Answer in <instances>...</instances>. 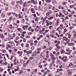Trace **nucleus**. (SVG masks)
Wrapping results in <instances>:
<instances>
[{"instance_id": "obj_1", "label": "nucleus", "mask_w": 76, "mask_h": 76, "mask_svg": "<svg viewBox=\"0 0 76 76\" xmlns=\"http://www.w3.org/2000/svg\"><path fill=\"white\" fill-rule=\"evenodd\" d=\"M51 58L52 59V61H55L56 59V58L55 57V56H54L51 57Z\"/></svg>"}, {"instance_id": "obj_2", "label": "nucleus", "mask_w": 76, "mask_h": 76, "mask_svg": "<svg viewBox=\"0 0 76 76\" xmlns=\"http://www.w3.org/2000/svg\"><path fill=\"white\" fill-rule=\"evenodd\" d=\"M66 51H67V52H69V53H72V50H70L69 48L67 49Z\"/></svg>"}, {"instance_id": "obj_3", "label": "nucleus", "mask_w": 76, "mask_h": 76, "mask_svg": "<svg viewBox=\"0 0 76 76\" xmlns=\"http://www.w3.org/2000/svg\"><path fill=\"white\" fill-rule=\"evenodd\" d=\"M32 53V50H30L29 51H27V55H29V54H31Z\"/></svg>"}, {"instance_id": "obj_4", "label": "nucleus", "mask_w": 76, "mask_h": 76, "mask_svg": "<svg viewBox=\"0 0 76 76\" xmlns=\"http://www.w3.org/2000/svg\"><path fill=\"white\" fill-rule=\"evenodd\" d=\"M36 55H37V52H35L32 55V57H34V56H36Z\"/></svg>"}, {"instance_id": "obj_5", "label": "nucleus", "mask_w": 76, "mask_h": 76, "mask_svg": "<svg viewBox=\"0 0 76 76\" xmlns=\"http://www.w3.org/2000/svg\"><path fill=\"white\" fill-rule=\"evenodd\" d=\"M60 22V21H59V20H58V21H56V26H57V25H58V24H59V23Z\"/></svg>"}, {"instance_id": "obj_6", "label": "nucleus", "mask_w": 76, "mask_h": 76, "mask_svg": "<svg viewBox=\"0 0 76 76\" xmlns=\"http://www.w3.org/2000/svg\"><path fill=\"white\" fill-rule=\"evenodd\" d=\"M34 9L33 8H32L31 9V12H32V13H35V10H34Z\"/></svg>"}, {"instance_id": "obj_7", "label": "nucleus", "mask_w": 76, "mask_h": 76, "mask_svg": "<svg viewBox=\"0 0 76 76\" xmlns=\"http://www.w3.org/2000/svg\"><path fill=\"white\" fill-rule=\"evenodd\" d=\"M22 53H23V52H20L19 51H18V54H20V55H22Z\"/></svg>"}, {"instance_id": "obj_8", "label": "nucleus", "mask_w": 76, "mask_h": 76, "mask_svg": "<svg viewBox=\"0 0 76 76\" xmlns=\"http://www.w3.org/2000/svg\"><path fill=\"white\" fill-rule=\"evenodd\" d=\"M56 47H57V48H58V49H60V46H58V45H57V44H56Z\"/></svg>"}, {"instance_id": "obj_9", "label": "nucleus", "mask_w": 76, "mask_h": 76, "mask_svg": "<svg viewBox=\"0 0 76 76\" xmlns=\"http://www.w3.org/2000/svg\"><path fill=\"white\" fill-rule=\"evenodd\" d=\"M2 18H4V17H5V16H6L5 14L4 13H2Z\"/></svg>"}, {"instance_id": "obj_10", "label": "nucleus", "mask_w": 76, "mask_h": 76, "mask_svg": "<svg viewBox=\"0 0 76 76\" xmlns=\"http://www.w3.org/2000/svg\"><path fill=\"white\" fill-rule=\"evenodd\" d=\"M49 8H48V9H51V8L52 7V6L49 5V6H48Z\"/></svg>"}, {"instance_id": "obj_11", "label": "nucleus", "mask_w": 76, "mask_h": 76, "mask_svg": "<svg viewBox=\"0 0 76 76\" xmlns=\"http://www.w3.org/2000/svg\"><path fill=\"white\" fill-rule=\"evenodd\" d=\"M66 3H67L66 2H63L62 3V4L64 5V6H65V5H66Z\"/></svg>"}, {"instance_id": "obj_12", "label": "nucleus", "mask_w": 76, "mask_h": 76, "mask_svg": "<svg viewBox=\"0 0 76 76\" xmlns=\"http://www.w3.org/2000/svg\"><path fill=\"white\" fill-rule=\"evenodd\" d=\"M45 9H46V8H45V7H43L42 8V10L43 11H45Z\"/></svg>"}, {"instance_id": "obj_13", "label": "nucleus", "mask_w": 76, "mask_h": 76, "mask_svg": "<svg viewBox=\"0 0 76 76\" xmlns=\"http://www.w3.org/2000/svg\"><path fill=\"white\" fill-rule=\"evenodd\" d=\"M53 17H51L50 18H48V19L50 20L53 19Z\"/></svg>"}, {"instance_id": "obj_14", "label": "nucleus", "mask_w": 76, "mask_h": 76, "mask_svg": "<svg viewBox=\"0 0 76 76\" xmlns=\"http://www.w3.org/2000/svg\"><path fill=\"white\" fill-rule=\"evenodd\" d=\"M69 14V12H66L64 13L65 15H67Z\"/></svg>"}, {"instance_id": "obj_15", "label": "nucleus", "mask_w": 76, "mask_h": 76, "mask_svg": "<svg viewBox=\"0 0 76 76\" xmlns=\"http://www.w3.org/2000/svg\"><path fill=\"white\" fill-rule=\"evenodd\" d=\"M34 4H37V2H36L35 1H34L33 2Z\"/></svg>"}, {"instance_id": "obj_16", "label": "nucleus", "mask_w": 76, "mask_h": 76, "mask_svg": "<svg viewBox=\"0 0 76 76\" xmlns=\"http://www.w3.org/2000/svg\"><path fill=\"white\" fill-rule=\"evenodd\" d=\"M28 30L29 31H31L32 29V27H28Z\"/></svg>"}, {"instance_id": "obj_17", "label": "nucleus", "mask_w": 76, "mask_h": 76, "mask_svg": "<svg viewBox=\"0 0 76 76\" xmlns=\"http://www.w3.org/2000/svg\"><path fill=\"white\" fill-rule=\"evenodd\" d=\"M72 65V63L71 62L69 64V67H71Z\"/></svg>"}, {"instance_id": "obj_18", "label": "nucleus", "mask_w": 76, "mask_h": 76, "mask_svg": "<svg viewBox=\"0 0 76 76\" xmlns=\"http://www.w3.org/2000/svg\"><path fill=\"white\" fill-rule=\"evenodd\" d=\"M66 37H64L63 38V41H64V40H65L66 41Z\"/></svg>"}, {"instance_id": "obj_19", "label": "nucleus", "mask_w": 76, "mask_h": 76, "mask_svg": "<svg viewBox=\"0 0 76 76\" xmlns=\"http://www.w3.org/2000/svg\"><path fill=\"white\" fill-rule=\"evenodd\" d=\"M50 56L51 57H54V55L51 53L50 54Z\"/></svg>"}, {"instance_id": "obj_20", "label": "nucleus", "mask_w": 76, "mask_h": 76, "mask_svg": "<svg viewBox=\"0 0 76 76\" xmlns=\"http://www.w3.org/2000/svg\"><path fill=\"white\" fill-rule=\"evenodd\" d=\"M26 4V2H25L23 4V7H25V5Z\"/></svg>"}, {"instance_id": "obj_21", "label": "nucleus", "mask_w": 76, "mask_h": 76, "mask_svg": "<svg viewBox=\"0 0 76 76\" xmlns=\"http://www.w3.org/2000/svg\"><path fill=\"white\" fill-rule=\"evenodd\" d=\"M50 12H47L46 13V16H49V15H50Z\"/></svg>"}, {"instance_id": "obj_22", "label": "nucleus", "mask_w": 76, "mask_h": 76, "mask_svg": "<svg viewBox=\"0 0 76 76\" xmlns=\"http://www.w3.org/2000/svg\"><path fill=\"white\" fill-rule=\"evenodd\" d=\"M50 36L51 37H52V38H53V37H54V35H53V34H50Z\"/></svg>"}, {"instance_id": "obj_23", "label": "nucleus", "mask_w": 76, "mask_h": 76, "mask_svg": "<svg viewBox=\"0 0 76 76\" xmlns=\"http://www.w3.org/2000/svg\"><path fill=\"white\" fill-rule=\"evenodd\" d=\"M8 51L10 53H12V50L11 49H9Z\"/></svg>"}, {"instance_id": "obj_24", "label": "nucleus", "mask_w": 76, "mask_h": 76, "mask_svg": "<svg viewBox=\"0 0 76 76\" xmlns=\"http://www.w3.org/2000/svg\"><path fill=\"white\" fill-rule=\"evenodd\" d=\"M57 45H58L59 44H60V41H58L57 42Z\"/></svg>"}, {"instance_id": "obj_25", "label": "nucleus", "mask_w": 76, "mask_h": 76, "mask_svg": "<svg viewBox=\"0 0 76 76\" xmlns=\"http://www.w3.org/2000/svg\"><path fill=\"white\" fill-rule=\"evenodd\" d=\"M56 72L57 73H59V72H60V69H57Z\"/></svg>"}, {"instance_id": "obj_26", "label": "nucleus", "mask_w": 76, "mask_h": 76, "mask_svg": "<svg viewBox=\"0 0 76 76\" xmlns=\"http://www.w3.org/2000/svg\"><path fill=\"white\" fill-rule=\"evenodd\" d=\"M36 19H35V22H37V20L38 19V17H36V18H35Z\"/></svg>"}, {"instance_id": "obj_27", "label": "nucleus", "mask_w": 76, "mask_h": 76, "mask_svg": "<svg viewBox=\"0 0 76 76\" xmlns=\"http://www.w3.org/2000/svg\"><path fill=\"white\" fill-rule=\"evenodd\" d=\"M64 50H62L61 52V53L63 54V53H64Z\"/></svg>"}, {"instance_id": "obj_28", "label": "nucleus", "mask_w": 76, "mask_h": 76, "mask_svg": "<svg viewBox=\"0 0 76 76\" xmlns=\"http://www.w3.org/2000/svg\"><path fill=\"white\" fill-rule=\"evenodd\" d=\"M72 74V72H70L68 73V75H71V74Z\"/></svg>"}, {"instance_id": "obj_29", "label": "nucleus", "mask_w": 76, "mask_h": 76, "mask_svg": "<svg viewBox=\"0 0 76 76\" xmlns=\"http://www.w3.org/2000/svg\"><path fill=\"white\" fill-rule=\"evenodd\" d=\"M56 10L57 11H55V13H56V12H58V11L59 10L58 9H56Z\"/></svg>"}, {"instance_id": "obj_30", "label": "nucleus", "mask_w": 76, "mask_h": 76, "mask_svg": "<svg viewBox=\"0 0 76 76\" xmlns=\"http://www.w3.org/2000/svg\"><path fill=\"white\" fill-rule=\"evenodd\" d=\"M20 4H23V2H22V1L20 0Z\"/></svg>"}, {"instance_id": "obj_31", "label": "nucleus", "mask_w": 76, "mask_h": 76, "mask_svg": "<svg viewBox=\"0 0 76 76\" xmlns=\"http://www.w3.org/2000/svg\"><path fill=\"white\" fill-rule=\"evenodd\" d=\"M9 28L10 29H12V25H10L9 26Z\"/></svg>"}, {"instance_id": "obj_32", "label": "nucleus", "mask_w": 76, "mask_h": 76, "mask_svg": "<svg viewBox=\"0 0 76 76\" xmlns=\"http://www.w3.org/2000/svg\"><path fill=\"white\" fill-rule=\"evenodd\" d=\"M34 58V57H31L30 58H29V60H32V59H33Z\"/></svg>"}, {"instance_id": "obj_33", "label": "nucleus", "mask_w": 76, "mask_h": 76, "mask_svg": "<svg viewBox=\"0 0 76 76\" xmlns=\"http://www.w3.org/2000/svg\"><path fill=\"white\" fill-rule=\"evenodd\" d=\"M46 54V57H47V58H48V57H49V55H48V53H47Z\"/></svg>"}, {"instance_id": "obj_34", "label": "nucleus", "mask_w": 76, "mask_h": 76, "mask_svg": "<svg viewBox=\"0 0 76 76\" xmlns=\"http://www.w3.org/2000/svg\"><path fill=\"white\" fill-rule=\"evenodd\" d=\"M7 39V40H5V41H8V40H9V38H6V39Z\"/></svg>"}, {"instance_id": "obj_35", "label": "nucleus", "mask_w": 76, "mask_h": 76, "mask_svg": "<svg viewBox=\"0 0 76 76\" xmlns=\"http://www.w3.org/2000/svg\"><path fill=\"white\" fill-rule=\"evenodd\" d=\"M63 26V24H61L60 25V28H62V26Z\"/></svg>"}, {"instance_id": "obj_36", "label": "nucleus", "mask_w": 76, "mask_h": 76, "mask_svg": "<svg viewBox=\"0 0 76 76\" xmlns=\"http://www.w3.org/2000/svg\"><path fill=\"white\" fill-rule=\"evenodd\" d=\"M32 33L31 32H29L28 33V34L29 35H31L32 34Z\"/></svg>"}, {"instance_id": "obj_37", "label": "nucleus", "mask_w": 76, "mask_h": 76, "mask_svg": "<svg viewBox=\"0 0 76 76\" xmlns=\"http://www.w3.org/2000/svg\"><path fill=\"white\" fill-rule=\"evenodd\" d=\"M23 29H24V30H25V28H26L25 27V26H23Z\"/></svg>"}, {"instance_id": "obj_38", "label": "nucleus", "mask_w": 76, "mask_h": 76, "mask_svg": "<svg viewBox=\"0 0 76 76\" xmlns=\"http://www.w3.org/2000/svg\"><path fill=\"white\" fill-rule=\"evenodd\" d=\"M58 13H57L56 14V18H57V17H58Z\"/></svg>"}, {"instance_id": "obj_39", "label": "nucleus", "mask_w": 76, "mask_h": 76, "mask_svg": "<svg viewBox=\"0 0 76 76\" xmlns=\"http://www.w3.org/2000/svg\"><path fill=\"white\" fill-rule=\"evenodd\" d=\"M27 65V64L26 63H25L23 65V67H25V66Z\"/></svg>"}, {"instance_id": "obj_40", "label": "nucleus", "mask_w": 76, "mask_h": 76, "mask_svg": "<svg viewBox=\"0 0 76 76\" xmlns=\"http://www.w3.org/2000/svg\"><path fill=\"white\" fill-rule=\"evenodd\" d=\"M39 33L40 34H42V33H43V32H42V30H40L39 31Z\"/></svg>"}, {"instance_id": "obj_41", "label": "nucleus", "mask_w": 76, "mask_h": 76, "mask_svg": "<svg viewBox=\"0 0 76 76\" xmlns=\"http://www.w3.org/2000/svg\"><path fill=\"white\" fill-rule=\"evenodd\" d=\"M36 16V14H34V17H35V18H36L37 17Z\"/></svg>"}, {"instance_id": "obj_42", "label": "nucleus", "mask_w": 76, "mask_h": 76, "mask_svg": "<svg viewBox=\"0 0 76 76\" xmlns=\"http://www.w3.org/2000/svg\"><path fill=\"white\" fill-rule=\"evenodd\" d=\"M70 42V40L68 39V40H67V42H66V44H68L69 42Z\"/></svg>"}, {"instance_id": "obj_43", "label": "nucleus", "mask_w": 76, "mask_h": 76, "mask_svg": "<svg viewBox=\"0 0 76 76\" xmlns=\"http://www.w3.org/2000/svg\"><path fill=\"white\" fill-rule=\"evenodd\" d=\"M4 2V0H1V3H3Z\"/></svg>"}, {"instance_id": "obj_44", "label": "nucleus", "mask_w": 76, "mask_h": 76, "mask_svg": "<svg viewBox=\"0 0 76 76\" xmlns=\"http://www.w3.org/2000/svg\"><path fill=\"white\" fill-rule=\"evenodd\" d=\"M1 46L2 47H5V45H4V43L3 44V45H2Z\"/></svg>"}, {"instance_id": "obj_45", "label": "nucleus", "mask_w": 76, "mask_h": 76, "mask_svg": "<svg viewBox=\"0 0 76 76\" xmlns=\"http://www.w3.org/2000/svg\"><path fill=\"white\" fill-rule=\"evenodd\" d=\"M31 31L32 32H34V29H31Z\"/></svg>"}, {"instance_id": "obj_46", "label": "nucleus", "mask_w": 76, "mask_h": 76, "mask_svg": "<svg viewBox=\"0 0 76 76\" xmlns=\"http://www.w3.org/2000/svg\"><path fill=\"white\" fill-rule=\"evenodd\" d=\"M42 31H43V32H44V31H45V28H42Z\"/></svg>"}, {"instance_id": "obj_47", "label": "nucleus", "mask_w": 76, "mask_h": 76, "mask_svg": "<svg viewBox=\"0 0 76 76\" xmlns=\"http://www.w3.org/2000/svg\"><path fill=\"white\" fill-rule=\"evenodd\" d=\"M8 16H10L11 15V12H9L8 13Z\"/></svg>"}, {"instance_id": "obj_48", "label": "nucleus", "mask_w": 76, "mask_h": 76, "mask_svg": "<svg viewBox=\"0 0 76 76\" xmlns=\"http://www.w3.org/2000/svg\"><path fill=\"white\" fill-rule=\"evenodd\" d=\"M34 42L36 44H37V43H38V41H37V40H35L34 41Z\"/></svg>"}, {"instance_id": "obj_49", "label": "nucleus", "mask_w": 76, "mask_h": 76, "mask_svg": "<svg viewBox=\"0 0 76 76\" xmlns=\"http://www.w3.org/2000/svg\"><path fill=\"white\" fill-rule=\"evenodd\" d=\"M23 41L24 42H25V41H26V39L25 38L23 39Z\"/></svg>"}, {"instance_id": "obj_50", "label": "nucleus", "mask_w": 76, "mask_h": 76, "mask_svg": "<svg viewBox=\"0 0 76 76\" xmlns=\"http://www.w3.org/2000/svg\"><path fill=\"white\" fill-rule=\"evenodd\" d=\"M69 7H70V9L72 8L73 7V5H71V6H70Z\"/></svg>"}, {"instance_id": "obj_51", "label": "nucleus", "mask_w": 76, "mask_h": 76, "mask_svg": "<svg viewBox=\"0 0 76 76\" xmlns=\"http://www.w3.org/2000/svg\"><path fill=\"white\" fill-rule=\"evenodd\" d=\"M59 54H60V53L59 52H57V53L56 54V55L57 56H58V55H59Z\"/></svg>"}, {"instance_id": "obj_52", "label": "nucleus", "mask_w": 76, "mask_h": 76, "mask_svg": "<svg viewBox=\"0 0 76 76\" xmlns=\"http://www.w3.org/2000/svg\"><path fill=\"white\" fill-rule=\"evenodd\" d=\"M12 17H10V19L9 20H10V21H11L12 20Z\"/></svg>"}, {"instance_id": "obj_53", "label": "nucleus", "mask_w": 76, "mask_h": 76, "mask_svg": "<svg viewBox=\"0 0 76 76\" xmlns=\"http://www.w3.org/2000/svg\"><path fill=\"white\" fill-rule=\"evenodd\" d=\"M19 39V37H16V40H18Z\"/></svg>"}, {"instance_id": "obj_54", "label": "nucleus", "mask_w": 76, "mask_h": 76, "mask_svg": "<svg viewBox=\"0 0 76 76\" xmlns=\"http://www.w3.org/2000/svg\"><path fill=\"white\" fill-rule=\"evenodd\" d=\"M34 45V43L32 42L31 43V46H32V45Z\"/></svg>"}, {"instance_id": "obj_55", "label": "nucleus", "mask_w": 76, "mask_h": 76, "mask_svg": "<svg viewBox=\"0 0 76 76\" xmlns=\"http://www.w3.org/2000/svg\"><path fill=\"white\" fill-rule=\"evenodd\" d=\"M69 18V17L68 16H66L65 18V19H68Z\"/></svg>"}, {"instance_id": "obj_56", "label": "nucleus", "mask_w": 76, "mask_h": 76, "mask_svg": "<svg viewBox=\"0 0 76 76\" xmlns=\"http://www.w3.org/2000/svg\"><path fill=\"white\" fill-rule=\"evenodd\" d=\"M67 59H65L63 61L64 62H66V61Z\"/></svg>"}, {"instance_id": "obj_57", "label": "nucleus", "mask_w": 76, "mask_h": 76, "mask_svg": "<svg viewBox=\"0 0 76 76\" xmlns=\"http://www.w3.org/2000/svg\"><path fill=\"white\" fill-rule=\"evenodd\" d=\"M33 42L32 40H30V41L29 42V43L30 44H31V42Z\"/></svg>"}, {"instance_id": "obj_58", "label": "nucleus", "mask_w": 76, "mask_h": 76, "mask_svg": "<svg viewBox=\"0 0 76 76\" xmlns=\"http://www.w3.org/2000/svg\"><path fill=\"white\" fill-rule=\"evenodd\" d=\"M18 16L19 18H21V15H20V14H19Z\"/></svg>"}, {"instance_id": "obj_59", "label": "nucleus", "mask_w": 76, "mask_h": 76, "mask_svg": "<svg viewBox=\"0 0 76 76\" xmlns=\"http://www.w3.org/2000/svg\"><path fill=\"white\" fill-rule=\"evenodd\" d=\"M27 70L28 72H30L31 70V69H27Z\"/></svg>"}, {"instance_id": "obj_60", "label": "nucleus", "mask_w": 76, "mask_h": 76, "mask_svg": "<svg viewBox=\"0 0 76 76\" xmlns=\"http://www.w3.org/2000/svg\"><path fill=\"white\" fill-rule=\"evenodd\" d=\"M39 67H40V68H42V65H40L39 66Z\"/></svg>"}, {"instance_id": "obj_61", "label": "nucleus", "mask_w": 76, "mask_h": 76, "mask_svg": "<svg viewBox=\"0 0 76 76\" xmlns=\"http://www.w3.org/2000/svg\"><path fill=\"white\" fill-rule=\"evenodd\" d=\"M28 47H29V44H27L26 45V47H27V48H28Z\"/></svg>"}, {"instance_id": "obj_62", "label": "nucleus", "mask_w": 76, "mask_h": 76, "mask_svg": "<svg viewBox=\"0 0 76 76\" xmlns=\"http://www.w3.org/2000/svg\"><path fill=\"white\" fill-rule=\"evenodd\" d=\"M22 21L23 22H25V20H24L23 19L22 20Z\"/></svg>"}, {"instance_id": "obj_63", "label": "nucleus", "mask_w": 76, "mask_h": 76, "mask_svg": "<svg viewBox=\"0 0 76 76\" xmlns=\"http://www.w3.org/2000/svg\"><path fill=\"white\" fill-rule=\"evenodd\" d=\"M57 40H55L54 41V43L55 44H56V43H57Z\"/></svg>"}, {"instance_id": "obj_64", "label": "nucleus", "mask_w": 76, "mask_h": 76, "mask_svg": "<svg viewBox=\"0 0 76 76\" xmlns=\"http://www.w3.org/2000/svg\"><path fill=\"white\" fill-rule=\"evenodd\" d=\"M18 31H20V28H18Z\"/></svg>"}]
</instances>
